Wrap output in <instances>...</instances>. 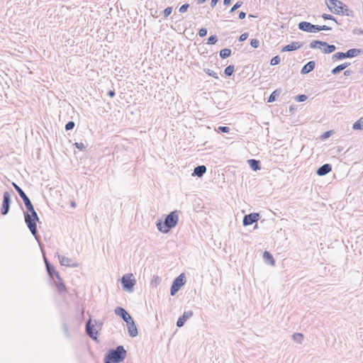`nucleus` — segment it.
I'll use <instances>...</instances> for the list:
<instances>
[{
	"instance_id": "obj_46",
	"label": "nucleus",
	"mask_w": 363,
	"mask_h": 363,
	"mask_svg": "<svg viewBox=\"0 0 363 363\" xmlns=\"http://www.w3.org/2000/svg\"><path fill=\"white\" fill-rule=\"evenodd\" d=\"M246 16V13L244 11H240L239 13V18L240 19H244Z\"/></svg>"
},
{
	"instance_id": "obj_11",
	"label": "nucleus",
	"mask_w": 363,
	"mask_h": 363,
	"mask_svg": "<svg viewBox=\"0 0 363 363\" xmlns=\"http://www.w3.org/2000/svg\"><path fill=\"white\" fill-rule=\"evenodd\" d=\"M11 194L9 191H5L3 195V202L1 209V213L4 216L6 215L10 210Z\"/></svg>"
},
{
	"instance_id": "obj_48",
	"label": "nucleus",
	"mask_w": 363,
	"mask_h": 363,
	"mask_svg": "<svg viewBox=\"0 0 363 363\" xmlns=\"http://www.w3.org/2000/svg\"><path fill=\"white\" fill-rule=\"evenodd\" d=\"M108 95L109 96H111V97H113L116 95V94H115V91L113 90H110L108 92Z\"/></svg>"
},
{
	"instance_id": "obj_1",
	"label": "nucleus",
	"mask_w": 363,
	"mask_h": 363,
	"mask_svg": "<svg viewBox=\"0 0 363 363\" xmlns=\"http://www.w3.org/2000/svg\"><path fill=\"white\" fill-rule=\"evenodd\" d=\"M23 201L27 209V211L24 212L25 222L32 235L39 242L40 236L38 234L36 222L40 223V218L30 199L28 197Z\"/></svg>"
},
{
	"instance_id": "obj_15",
	"label": "nucleus",
	"mask_w": 363,
	"mask_h": 363,
	"mask_svg": "<svg viewBox=\"0 0 363 363\" xmlns=\"http://www.w3.org/2000/svg\"><path fill=\"white\" fill-rule=\"evenodd\" d=\"M58 259L61 265L69 267H77L79 266L77 262H74L72 259L64 255H58Z\"/></svg>"
},
{
	"instance_id": "obj_30",
	"label": "nucleus",
	"mask_w": 363,
	"mask_h": 363,
	"mask_svg": "<svg viewBox=\"0 0 363 363\" xmlns=\"http://www.w3.org/2000/svg\"><path fill=\"white\" fill-rule=\"evenodd\" d=\"M352 128L354 130H362V129H363V120H362V118H361L359 121H356L353 124Z\"/></svg>"
},
{
	"instance_id": "obj_16",
	"label": "nucleus",
	"mask_w": 363,
	"mask_h": 363,
	"mask_svg": "<svg viewBox=\"0 0 363 363\" xmlns=\"http://www.w3.org/2000/svg\"><path fill=\"white\" fill-rule=\"evenodd\" d=\"M194 313L192 311H184L183 315L181 317H179V318L177 320V326L178 328L182 327L184 325L185 322L191 317H192Z\"/></svg>"
},
{
	"instance_id": "obj_50",
	"label": "nucleus",
	"mask_w": 363,
	"mask_h": 363,
	"mask_svg": "<svg viewBox=\"0 0 363 363\" xmlns=\"http://www.w3.org/2000/svg\"><path fill=\"white\" fill-rule=\"evenodd\" d=\"M330 135V131H327L323 135V138H327Z\"/></svg>"
},
{
	"instance_id": "obj_6",
	"label": "nucleus",
	"mask_w": 363,
	"mask_h": 363,
	"mask_svg": "<svg viewBox=\"0 0 363 363\" xmlns=\"http://www.w3.org/2000/svg\"><path fill=\"white\" fill-rule=\"evenodd\" d=\"M301 30L308 33H317L320 30H330L332 28L328 26L313 25L307 21H301L298 25Z\"/></svg>"
},
{
	"instance_id": "obj_49",
	"label": "nucleus",
	"mask_w": 363,
	"mask_h": 363,
	"mask_svg": "<svg viewBox=\"0 0 363 363\" xmlns=\"http://www.w3.org/2000/svg\"><path fill=\"white\" fill-rule=\"evenodd\" d=\"M218 1H219V0H211V6L212 7H214V6L217 4V3L218 2Z\"/></svg>"
},
{
	"instance_id": "obj_26",
	"label": "nucleus",
	"mask_w": 363,
	"mask_h": 363,
	"mask_svg": "<svg viewBox=\"0 0 363 363\" xmlns=\"http://www.w3.org/2000/svg\"><path fill=\"white\" fill-rule=\"evenodd\" d=\"M13 186L15 188L18 194H19L20 197L24 200L25 199L28 198V196L26 194V193L23 191V189L17 185L16 183H12Z\"/></svg>"
},
{
	"instance_id": "obj_5",
	"label": "nucleus",
	"mask_w": 363,
	"mask_h": 363,
	"mask_svg": "<svg viewBox=\"0 0 363 363\" xmlns=\"http://www.w3.org/2000/svg\"><path fill=\"white\" fill-rule=\"evenodd\" d=\"M126 354L123 346H117L116 349L109 350L105 354L104 363H120L125 359Z\"/></svg>"
},
{
	"instance_id": "obj_9",
	"label": "nucleus",
	"mask_w": 363,
	"mask_h": 363,
	"mask_svg": "<svg viewBox=\"0 0 363 363\" xmlns=\"http://www.w3.org/2000/svg\"><path fill=\"white\" fill-rule=\"evenodd\" d=\"M121 282L124 290L133 291L136 281L133 278V274H127L122 277Z\"/></svg>"
},
{
	"instance_id": "obj_41",
	"label": "nucleus",
	"mask_w": 363,
	"mask_h": 363,
	"mask_svg": "<svg viewBox=\"0 0 363 363\" xmlns=\"http://www.w3.org/2000/svg\"><path fill=\"white\" fill-rule=\"evenodd\" d=\"M172 7H167L163 11L164 17H168L172 13Z\"/></svg>"
},
{
	"instance_id": "obj_47",
	"label": "nucleus",
	"mask_w": 363,
	"mask_h": 363,
	"mask_svg": "<svg viewBox=\"0 0 363 363\" xmlns=\"http://www.w3.org/2000/svg\"><path fill=\"white\" fill-rule=\"evenodd\" d=\"M352 73H353V72H352V70H350V69H347V70H345V71L344 72V75L347 77V76L351 75Z\"/></svg>"
},
{
	"instance_id": "obj_45",
	"label": "nucleus",
	"mask_w": 363,
	"mask_h": 363,
	"mask_svg": "<svg viewBox=\"0 0 363 363\" xmlns=\"http://www.w3.org/2000/svg\"><path fill=\"white\" fill-rule=\"evenodd\" d=\"M247 37H248V33H244L240 35L239 41H240V42L245 41L247 38Z\"/></svg>"
},
{
	"instance_id": "obj_7",
	"label": "nucleus",
	"mask_w": 363,
	"mask_h": 363,
	"mask_svg": "<svg viewBox=\"0 0 363 363\" xmlns=\"http://www.w3.org/2000/svg\"><path fill=\"white\" fill-rule=\"evenodd\" d=\"M309 46L311 49H320L325 54L332 53L336 50L335 45H329L326 42L318 40L311 41Z\"/></svg>"
},
{
	"instance_id": "obj_29",
	"label": "nucleus",
	"mask_w": 363,
	"mask_h": 363,
	"mask_svg": "<svg viewBox=\"0 0 363 363\" xmlns=\"http://www.w3.org/2000/svg\"><path fill=\"white\" fill-rule=\"evenodd\" d=\"M234 69H235V67L234 65H228V67H225V69H224V74L227 76V77H230L233 72H234Z\"/></svg>"
},
{
	"instance_id": "obj_43",
	"label": "nucleus",
	"mask_w": 363,
	"mask_h": 363,
	"mask_svg": "<svg viewBox=\"0 0 363 363\" xmlns=\"http://www.w3.org/2000/svg\"><path fill=\"white\" fill-rule=\"evenodd\" d=\"M74 145L77 149L80 150H83L86 148V146L82 143H75Z\"/></svg>"
},
{
	"instance_id": "obj_13",
	"label": "nucleus",
	"mask_w": 363,
	"mask_h": 363,
	"mask_svg": "<svg viewBox=\"0 0 363 363\" xmlns=\"http://www.w3.org/2000/svg\"><path fill=\"white\" fill-rule=\"evenodd\" d=\"M86 333L93 340H97V330L94 329V324L91 323V319L89 318L86 323Z\"/></svg>"
},
{
	"instance_id": "obj_37",
	"label": "nucleus",
	"mask_w": 363,
	"mask_h": 363,
	"mask_svg": "<svg viewBox=\"0 0 363 363\" xmlns=\"http://www.w3.org/2000/svg\"><path fill=\"white\" fill-rule=\"evenodd\" d=\"M242 4V1H238L235 4L233 5V6L231 8L230 12L233 13L235 11H236L238 9H239Z\"/></svg>"
},
{
	"instance_id": "obj_14",
	"label": "nucleus",
	"mask_w": 363,
	"mask_h": 363,
	"mask_svg": "<svg viewBox=\"0 0 363 363\" xmlns=\"http://www.w3.org/2000/svg\"><path fill=\"white\" fill-rule=\"evenodd\" d=\"M44 261L47 272L48 275L50 277V278H53L55 276L57 279H60L59 272L56 271L55 267L49 262V261L45 257H44Z\"/></svg>"
},
{
	"instance_id": "obj_40",
	"label": "nucleus",
	"mask_w": 363,
	"mask_h": 363,
	"mask_svg": "<svg viewBox=\"0 0 363 363\" xmlns=\"http://www.w3.org/2000/svg\"><path fill=\"white\" fill-rule=\"evenodd\" d=\"M189 7V4H184L182 6H181L179 9V11L180 13H184L187 11L188 8Z\"/></svg>"
},
{
	"instance_id": "obj_24",
	"label": "nucleus",
	"mask_w": 363,
	"mask_h": 363,
	"mask_svg": "<svg viewBox=\"0 0 363 363\" xmlns=\"http://www.w3.org/2000/svg\"><path fill=\"white\" fill-rule=\"evenodd\" d=\"M281 89H277L274 90L269 96V98L267 99V102L268 103L274 102L277 99V98L281 94Z\"/></svg>"
},
{
	"instance_id": "obj_25",
	"label": "nucleus",
	"mask_w": 363,
	"mask_h": 363,
	"mask_svg": "<svg viewBox=\"0 0 363 363\" xmlns=\"http://www.w3.org/2000/svg\"><path fill=\"white\" fill-rule=\"evenodd\" d=\"M263 258L266 262L270 264L271 265H274V259L269 252L264 251L263 254Z\"/></svg>"
},
{
	"instance_id": "obj_3",
	"label": "nucleus",
	"mask_w": 363,
	"mask_h": 363,
	"mask_svg": "<svg viewBox=\"0 0 363 363\" xmlns=\"http://www.w3.org/2000/svg\"><path fill=\"white\" fill-rule=\"evenodd\" d=\"M325 4L328 9L333 13L345 15L347 16H354V11L350 9L347 6L338 0H325Z\"/></svg>"
},
{
	"instance_id": "obj_10",
	"label": "nucleus",
	"mask_w": 363,
	"mask_h": 363,
	"mask_svg": "<svg viewBox=\"0 0 363 363\" xmlns=\"http://www.w3.org/2000/svg\"><path fill=\"white\" fill-rule=\"evenodd\" d=\"M185 276L184 274L179 275L174 281L170 288V294L174 296L180 288L185 284Z\"/></svg>"
},
{
	"instance_id": "obj_51",
	"label": "nucleus",
	"mask_w": 363,
	"mask_h": 363,
	"mask_svg": "<svg viewBox=\"0 0 363 363\" xmlns=\"http://www.w3.org/2000/svg\"><path fill=\"white\" fill-rule=\"evenodd\" d=\"M230 2H231V0H223V4L225 6L229 5L230 4Z\"/></svg>"
},
{
	"instance_id": "obj_57",
	"label": "nucleus",
	"mask_w": 363,
	"mask_h": 363,
	"mask_svg": "<svg viewBox=\"0 0 363 363\" xmlns=\"http://www.w3.org/2000/svg\"><path fill=\"white\" fill-rule=\"evenodd\" d=\"M359 33H363V31H362H362H361V30H359Z\"/></svg>"
},
{
	"instance_id": "obj_53",
	"label": "nucleus",
	"mask_w": 363,
	"mask_h": 363,
	"mask_svg": "<svg viewBox=\"0 0 363 363\" xmlns=\"http://www.w3.org/2000/svg\"><path fill=\"white\" fill-rule=\"evenodd\" d=\"M248 18H257V16H255V15H252V14H250L248 16Z\"/></svg>"
},
{
	"instance_id": "obj_52",
	"label": "nucleus",
	"mask_w": 363,
	"mask_h": 363,
	"mask_svg": "<svg viewBox=\"0 0 363 363\" xmlns=\"http://www.w3.org/2000/svg\"><path fill=\"white\" fill-rule=\"evenodd\" d=\"M207 1V0H198L197 3H198L199 4H201L204 3V2H205V1Z\"/></svg>"
},
{
	"instance_id": "obj_44",
	"label": "nucleus",
	"mask_w": 363,
	"mask_h": 363,
	"mask_svg": "<svg viewBox=\"0 0 363 363\" xmlns=\"http://www.w3.org/2000/svg\"><path fill=\"white\" fill-rule=\"evenodd\" d=\"M218 130L222 133H226L229 132L230 128L228 126H219Z\"/></svg>"
},
{
	"instance_id": "obj_55",
	"label": "nucleus",
	"mask_w": 363,
	"mask_h": 363,
	"mask_svg": "<svg viewBox=\"0 0 363 363\" xmlns=\"http://www.w3.org/2000/svg\"><path fill=\"white\" fill-rule=\"evenodd\" d=\"M101 325H102V323H100L99 324V325H97V327H98V328H101Z\"/></svg>"
},
{
	"instance_id": "obj_33",
	"label": "nucleus",
	"mask_w": 363,
	"mask_h": 363,
	"mask_svg": "<svg viewBox=\"0 0 363 363\" xmlns=\"http://www.w3.org/2000/svg\"><path fill=\"white\" fill-rule=\"evenodd\" d=\"M203 71L209 76L215 78V79H218V74L217 73H216L215 72H213V70L210 69H204Z\"/></svg>"
},
{
	"instance_id": "obj_19",
	"label": "nucleus",
	"mask_w": 363,
	"mask_h": 363,
	"mask_svg": "<svg viewBox=\"0 0 363 363\" xmlns=\"http://www.w3.org/2000/svg\"><path fill=\"white\" fill-rule=\"evenodd\" d=\"M315 67V61H309L307 62L301 69V73L302 74H306L311 72H312Z\"/></svg>"
},
{
	"instance_id": "obj_20",
	"label": "nucleus",
	"mask_w": 363,
	"mask_h": 363,
	"mask_svg": "<svg viewBox=\"0 0 363 363\" xmlns=\"http://www.w3.org/2000/svg\"><path fill=\"white\" fill-rule=\"evenodd\" d=\"M206 170L205 165H199L194 168L192 175L201 177L206 172Z\"/></svg>"
},
{
	"instance_id": "obj_12",
	"label": "nucleus",
	"mask_w": 363,
	"mask_h": 363,
	"mask_svg": "<svg viewBox=\"0 0 363 363\" xmlns=\"http://www.w3.org/2000/svg\"><path fill=\"white\" fill-rule=\"evenodd\" d=\"M259 214L257 213H252L245 215L242 220L243 225L248 226L253 224L259 219Z\"/></svg>"
},
{
	"instance_id": "obj_36",
	"label": "nucleus",
	"mask_w": 363,
	"mask_h": 363,
	"mask_svg": "<svg viewBox=\"0 0 363 363\" xmlns=\"http://www.w3.org/2000/svg\"><path fill=\"white\" fill-rule=\"evenodd\" d=\"M250 45L252 48H257L259 47L260 43L259 40L255 38L250 40Z\"/></svg>"
},
{
	"instance_id": "obj_18",
	"label": "nucleus",
	"mask_w": 363,
	"mask_h": 363,
	"mask_svg": "<svg viewBox=\"0 0 363 363\" xmlns=\"http://www.w3.org/2000/svg\"><path fill=\"white\" fill-rule=\"evenodd\" d=\"M332 171V166L330 164H325L320 166L316 171L319 176H325Z\"/></svg>"
},
{
	"instance_id": "obj_39",
	"label": "nucleus",
	"mask_w": 363,
	"mask_h": 363,
	"mask_svg": "<svg viewBox=\"0 0 363 363\" xmlns=\"http://www.w3.org/2000/svg\"><path fill=\"white\" fill-rule=\"evenodd\" d=\"M160 283V279L159 277L157 276H154L152 281H151V285L153 286H157V284H159Z\"/></svg>"
},
{
	"instance_id": "obj_31",
	"label": "nucleus",
	"mask_w": 363,
	"mask_h": 363,
	"mask_svg": "<svg viewBox=\"0 0 363 363\" xmlns=\"http://www.w3.org/2000/svg\"><path fill=\"white\" fill-rule=\"evenodd\" d=\"M322 17L325 20H332L334 21L337 24H340V23L336 20V18L330 14L323 13L322 15Z\"/></svg>"
},
{
	"instance_id": "obj_22",
	"label": "nucleus",
	"mask_w": 363,
	"mask_h": 363,
	"mask_svg": "<svg viewBox=\"0 0 363 363\" xmlns=\"http://www.w3.org/2000/svg\"><path fill=\"white\" fill-rule=\"evenodd\" d=\"M247 162L251 169L254 171H257L261 169L260 162L259 160L250 159Z\"/></svg>"
},
{
	"instance_id": "obj_27",
	"label": "nucleus",
	"mask_w": 363,
	"mask_h": 363,
	"mask_svg": "<svg viewBox=\"0 0 363 363\" xmlns=\"http://www.w3.org/2000/svg\"><path fill=\"white\" fill-rule=\"evenodd\" d=\"M230 55H231V50L228 48H224L220 51V57L222 59H225V58L230 57Z\"/></svg>"
},
{
	"instance_id": "obj_54",
	"label": "nucleus",
	"mask_w": 363,
	"mask_h": 363,
	"mask_svg": "<svg viewBox=\"0 0 363 363\" xmlns=\"http://www.w3.org/2000/svg\"><path fill=\"white\" fill-rule=\"evenodd\" d=\"M71 206H72V207H74V206H75V203L72 201V202L71 203Z\"/></svg>"
},
{
	"instance_id": "obj_32",
	"label": "nucleus",
	"mask_w": 363,
	"mask_h": 363,
	"mask_svg": "<svg viewBox=\"0 0 363 363\" xmlns=\"http://www.w3.org/2000/svg\"><path fill=\"white\" fill-rule=\"evenodd\" d=\"M217 41H218L217 36L213 35H211L208 37L207 43L211 44V45H214L217 43Z\"/></svg>"
},
{
	"instance_id": "obj_8",
	"label": "nucleus",
	"mask_w": 363,
	"mask_h": 363,
	"mask_svg": "<svg viewBox=\"0 0 363 363\" xmlns=\"http://www.w3.org/2000/svg\"><path fill=\"white\" fill-rule=\"evenodd\" d=\"M363 51L361 49L352 48L348 50L346 52H338L333 55V60H340L345 58H352L358 56Z\"/></svg>"
},
{
	"instance_id": "obj_21",
	"label": "nucleus",
	"mask_w": 363,
	"mask_h": 363,
	"mask_svg": "<svg viewBox=\"0 0 363 363\" xmlns=\"http://www.w3.org/2000/svg\"><path fill=\"white\" fill-rule=\"evenodd\" d=\"M57 281H55V286L59 293L62 294L65 293L67 291L66 286L62 279V278L60 277V279H57Z\"/></svg>"
},
{
	"instance_id": "obj_4",
	"label": "nucleus",
	"mask_w": 363,
	"mask_h": 363,
	"mask_svg": "<svg viewBox=\"0 0 363 363\" xmlns=\"http://www.w3.org/2000/svg\"><path fill=\"white\" fill-rule=\"evenodd\" d=\"M114 312L116 315L120 316L126 323L130 336L136 337L138 331L130 315L122 307H116Z\"/></svg>"
},
{
	"instance_id": "obj_17",
	"label": "nucleus",
	"mask_w": 363,
	"mask_h": 363,
	"mask_svg": "<svg viewBox=\"0 0 363 363\" xmlns=\"http://www.w3.org/2000/svg\"><path fill=\"white\" fill-rule=\"evenodd\" d=\"M303 43L301 42H292L282 48L281 52H291L296 50L297 49L302 47Z\"/></svg>"
},
{
	"instance_id": "obj_28",
	"label": "nucleus",
	"mask_w": 363,
	"mask_h": 363,
	"mask_svg": "<svg viewBox=\"0 0 363 363\" xmlns=\"http://www.w3.org/2000/svg\"><path fill=\"white\" fill-rule=\"evenodd\" d=\"M292 337H293V340L296 342L299 343V344H301L303 340V335L302 333H294Z\"/></svg>"
},
{
	"instance_id": "obj_2",
	"label": "nucleus",
	"mask_w": 363,
	"mask_h": 363,
	"mask_svg": "<svg viewBox=\"0 0 363 363\" xmlns=\"http://www.w3.org/2000/svg\"><path fill=\"white\" fill-rule=\"evenodd\" d=\"M179 215L177 211L169 213L164 218V223L161 220L157 221L156 225L159 231L167 233L171 228H174L178 223Z\"/></svg>"
},
{
	"instance_id": "obj_34",
	"label": "nucleus",
	"mask_w": 363,
	"mask_h": 363,
	"mask_svg": "<svg viewBox=\"0 0 363 363\" xmlns=\"http://www.w3.org/2000/svg\"><path fill=\"white\" fill-rule=\"evenodd\" d=\"M280 60H281V59H280L279 56L277 55L271 60L270 65L272 66L277 65L279 64Z\"/></svg>"
},
{
	"instance_id": "obj_42",
	"label": "nucleus",
	"mask_w": 363,
	"mask_h": 363,
	"mask_svg": "<svg viewBox=\"0 0 363 363\" xmlns=\"http://www.w3.org/2000/svg\"><path fill=\"white\" fill-rule=\"evenodd\" d=\"M207 33H208L207 29L205 28H202L199 31V35L200 37H204V36H206L207 35Z\"/></svg>"
},
{
	"instance_id": "obj_56",
	"label": "nucleus",
	"mask_w": 363,
	"mask_h": 363,
	"mask_svg": "<svg viewBox=\"0 0 363 363\" xmlns=\"http://www.w3.org/2000/svg\"><path fill=\"white\" fill-rule=\"evenodd\" d=\"M359 33H363V31H362H362H361V30H359Z\"/></svg>"
},
{
	"instance_id": "obj_38",
	"label": "nucleus",
	"mask_w": 363,
	"mask_h": 363,
	"mask_svg": "<svg viewBox=\"0 0 363 363\" xmlns=\"http://www.w3.org/2000/svg\"><path fill=\"white\" fill-rule=\"evenodd\" d=\"M75 125V123L74 121H69L68 123H67V124L65 125V130H72L74 128Z\"/></svg>"
},
{
	"instance_id": "obj_23",
	"label": "nucleus",
	"mask_w": 363,
	"mask_h": 363,
	"mask_svg": "<svg viewBox=\"0 0 363 363\" xmlns=\"http://www.w3.org/2000/svg\"><path fill=\"white\" fill-rule=\"evenodd\" d=\"M350 65V64L349 62H345L343 64L339 65L331 70V73L335 75L337 74L341 71L347 68Z\"/></svg>"
},
{
	"instance_id": "obj_35",
	"label": "nucleus",
	"mask_w": 363,
	"mask_h": 363,
	"mask_svg": "<svg viewBox=\"0 0 363 363\" xmlns=\"http://www.w3.org/2000/svg\"><path fill=\"white\" fill-rule=\"evenodd\" d=\"M307 99V96L305 94H299L297 95L295 98V100L297 102H303L305 101Z\"/></svg>"
}]
</instances>
